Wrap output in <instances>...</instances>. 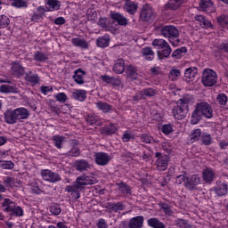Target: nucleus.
I'll use <instances>...</instances> for the list:
<instances>
[{"mask_svg": "<svg viewBox=\"0 0 228 228\" xmlns=\"http://www.w3.org/2000/svg\"><path fill=\"white\" fill-rule=\"evenodd\" d=\"M98 228H108V224H106V220L104 219H99L97 223Z\"/></svg>", "mask_w": 228, "mask_h": 228, "instance_id": "obj_64", "label": "nucleus"}, {"mask_svg": "<svg viewBox=\"0 0 228 228\" xmlns=\"http://www.w3.org/2000/svg\"><path fill=\"white\" fill-rule=\"evenodd\" d=\"M108 208L115 213H118V211H124V204L122 202L109 203Z\"/></svg>", "mask_w": 228, "mask_h": 228, "instance_id": "obj_40", "label": "nucleus"}, {"mask_svg": "<svg viewBox=\"0 0 228 228\" xmlns=\"http://www.w3.org/2000/svg\"><path fill=\"white\" fill-rule=\"evenodd\" d=\"M125 10L130 15H134L138 10V4L131 0H126Z\"/></svg>", "mask_w": 228, "mask_h": 228, "instance_id": "obj_18", "label": "nucleus"}, {"mask_svg": "<svg viewBox=\"0 0 228 228\" xmlns=\"http://www.w3.org/2000/svg\"><path fill=\"white\" fill-rule=\"evenodd\" d=\"M25 79L28 83H38V75H34V76L26 75Z\"/></svg>", "mask_w": 228, "mask_h": 228, "instance_id": "obj_59", "label": "nucleus"}, {"mask_svg": "<svg viewBox=\"0 0 228 228\" xmlns=\"http://www.w3.org/2000/svg\"><path fill=\"white\" fill-rule=\"evenodd\" d=\"M55 99L59 102H65V101H67V94H65V93H60L55 96Z\"/></svg>", "mask_w": 228, "mask_h": 228, "instance_id": "obj_61", "label": "nucleus"}, {"mask_svg": "<svg viewBox=\"0 0 228 228\" xmlns=\"http://www.w3.org/2000/svg\"><path fill=\"white\" fill-rule=\"evenodd\" d=\"M0 92H2V94H15L17 93V87L10 85H2L0 86Z\"/></svg>", "mask_w": 228, "mask_h": 228, "instance_id": "obj_37", "label": "nucleus"}, {"mask_svg": "<svg viewBox=\"0 0 228 228\" xmlns=\"http://www.w3.org/2000/svg\"><path fill=\"white\" fill-rule=\"evenodd\" d=\"M79 154H81V151L77 147H74L67 152V156H71L72 158H77Z\"/></svg>", "mask_w": 228, "mask_h": 228, "instance_id": "obj_54", "label": "nucleus"}, {"mask_svg": "<svg viewBox=\"0 0 228 228\" xmlns=\"http://www.w3.org/2000/svg\"><path fill=\"white\" fill-rule=\"evenodd\" d=\"M202 117L205 118H213V108L208 102H198L196 103Z\"/></svg>", "mask_w": 228, "mask_h": 228, "instance_id": "obj_8", "label": "nucleus"}, {"mask_svg": "<svg viewBox=\"0 0 228 228\" xmlns=\"http://www.w3.org/2000/svg\"><path fill=\"white\" fill-rule=\"evenodd\" d=\"M200 141L203 145H211L213 143V137L209 134L203 133L201 134Z\"/></svg>", "mask_w": 228, "mask_h": 228, "instance_id": "obj_42", "label": "nucleus"}, {"mask_svg": "<svg viewBox=\"0 0 228 228\" xmlns=\"http://www.w3.org/2000/svg\"><path fill=\"white\" fill-rule=\"evenodd\" d=\"M160 208L166 215H169V216L172 215V208H170V206H168V204L162 203L160 204Z\"/></svg>", "mask_w": 228, "mask_h": 228, "instance_id": "obj_58", "label": "nucleus"}, {"mask_svg": "<svg viewBox=\"0 0 228 228\" xmlns=\"http://www.w3.org/2000/svg\"><path fill=\"white\" fill-rule=\"evenodd\" d=\"M73 97L77 101L83 102L86 99V91L85 90H77L73 93Z\"/></svg>", "mask_w": 228, "mask_h": 228, "instance_id": "obj_41", "label": "nucleus"}, {"mask_svg": "<svg viewBox=\"0 0 228 228\" xmlns=\"http://www.w3.org/2000/svg\"><path fill=\"white\" fill-rule=\"evenodd\" d=\"M202 136V131L200 128H197L192 131V133L190 134V140L191 143H194V142H199Z\"/></svg>", "mask_w": 228, "mask_h": 228, "instance_id": "obj_34", "label": "nucleus"}, {"mask_svg": "<svg viewBox=\"0 0 228 228\" xmlns=\"http://www.w3.org/2000/svg\"><path fill=\"white\" fill-rule=\"evenodd\" d=\"M152 45H154L155 47H159V50H161L164 47H167V45H168V43L164 39H155L152 42Z\"/></svg>", "mask_w": 228, "mask_h": 228, "instance_id": "obj_45", "label": "nucleus"}, {"mask_svg": "<svg viewBox=\"0 0 228 228\" xmlns=\"http://www.w3.org/2000/svg\"><path fill=\"white\" fill-rule=\"evenodd\" d=\"M117 186H118V190L120 191V193H122L123 195H129L131 194V187H129V185H127V183L121 182L119 183H116Z\"/></svg>", "mask_w": 228, "mask_h": 228, "instance_id": "obj_35", "label": "nucleus"}, {"mask_svg": "<svg viewBox=\"0 0 228 228\" xmlns=\"http://www.w3.org/2000/svg\"><path fill=\"white\" fill-rule=\"evenodd\" d=\"M98 47H108L110 45V39L99 37L96 41Z\"/></svg>", "mask_w": 228, "mask_h": 228, "instance_id": "obj_47", "label": "nucleus"}, {"mask_svg": "<svg viewBox=\"0 0 228 228\" xmlns=\"http://www.w3.org/2000/svg\"><path fill=\"white\" fill-rule=\"evenodd\" d=\"M10 26V19L6 15L0 16V37L4 33V29Z\"/></svg>", "mask_w": 228, "mask_h": 228, "instance_id": "obj_31", "label": "nucleus"}, {"mask_svg": "<svg viewBox=\"0 0 228 228\" xmlns=\"http://www.w3.org/2000/svg\"><path fill=\"white\" fill-rule=\"evenodd\" d=\"M188 113V101L186 99H180L177 106L173 109V115L176 120H183Z\"/></svg>", "mask_w": 228, "mask_h": 228, "instance_id": "obj_2", "label": "nucleus"}, {"mask_svg": "<svg viewBox=\"0 0 228 228\" xmlns=\"http://www.w3.org/2000/svg\"><path fill=\"white\" fill-rule=\"evenodd\" d=\"M82 188H76V183H73V185L71 186L68 185L65 189V191H68V193H71L74 200H77V199L81 197V194L79 192L82 191Z\"/></svg>", "mask_w": 228, "mask_h": 228, "instance_id": "obj_17", "label": "nucleus"}, {"mask_svg": "<svg viewBox=\"0 0 228 228\" xmlns=\"http://www.w3.org/2000/svg\"><path fill=\"white\" fill-rule=\"evenodd\" d=\"M101 79L103 81V83H107V85H112V86H120L122 83L120 79L110 77L108 75L101 76Z\"/></svg>", "mask_w": 228, "mask_h": 228, "instance_id": "obj_19", "label": "nucleus"}, {"mask_svg": "<svg viewBox=\"0 0 228 228\" xmlns=\"http://www.w3.org/2000/svg\"><path fill=\"white\" fill-rule=\"evenodd\" d=\"M200 183V177H199L197 175H194L186 178L185 188H188V190H194L195 186L199 185Z\"/></svg>", "mask_w": 228, "mask_h": 228, "instance_id": "obj_14", "label": "nucleus"}, {"mask_svg": "<svg viewBox=\"0 0 228 228\" xmlns=\"http://www.w3.org/2000/svg\"><path fill=\"white\" fill-rule=\"evenodd\" d=\"M0 163H2L1 167L4 170H12L15 167V164H13V162H12V161H1L0 160Z\"/></svg>", "mask_w": 228, "mask_h": 228, "instance_id": "obj_52", "label": "nucleus"}, {"mask_svg": "<svg viewBox=\"0 0 228 228\" xmlns=\"http://www.w3.org/2000/svg\"><path fill=\"white\" fill-rule=\"evenodd\" d=\"M126 74L128 77H131L134 81L138 79V73L136 72V68L133 65L126 67Z\"/></svg>", "mask_w": 228, "mask_h": 228, "instance_id": "obj_36", "label": "nucleus"}, {"mask_svg": "<svg viewBox=\"0 0 228 228\" xmlns=\"http://www.w3.org/2000/svg\"><path fill=\"white\" fill-rule=\"evenodd\" d=\"M160 50L161 51L157 52L159 60H163V58H168V56L172 54V48L170 47V45H167L164 48H160ZM161 56H163V58Z\"/></svg>", "mask_w": 228, "mask_h": 228, "instance_id": "obj_29", "label": "nucleus"}, {"mask_svg": "<svg viewBox=\"0 0 228 228\" xmlns=\"http://www.w3.org/2000/svg\"><path fill=\"white\" fill-rule=\"evenodd\" d=\"M187 52L188 50L186 49V47L176 49L175 51L173 52L172 58H175L176 60H179L183 57V54L186 53Z\"/></svg>", "mask_w": 228, "mask_h": 228, "instance_id": "obj_43", "label": "nucleus"}, {"mask_svg": "<svg viewBox=\"0 0 228 228\" xmlns=\"http://www.w3.org/2000/svg\"><path fill=\"white\" fill-rule=\"evenodd\" d=\"M200 8L207 13H213L216 12V8H215V4L211 0H200Z\"/></svg>", "mask_w": 228, "mask_h": 228, "instance_id": "obj_12", "label": "nucleus"}, {"mask_svg": "<svg viewBox=\"0 0 228 228\" xmlns=\"http://www.w3.org/2000/svg\"><path fill=\"white\" fill-rule=\"evenodd\" d=\"M75 168L78 172H85L90 168V163L85 159H79L75 162Z\"/></svg>", "mask_w": 228, "mask_h": 228, "instance_id": "obj_22", "label": "nucleus"}, {"mask_svg": "<svg viewBox=\"0 0 228 228\" xmlns=\"http://www.w3.org/2000/svg\"><path fill=\"white\" fill-rule=\"evenodd\" d=\"M117 132V127L114 125H109L103 128V133L106 134H113Z\"/></svg>", "mask_w": 228, "mask_h": 228, "instance_id": "obj_55", "label": "nucleus"}, {"mask_svg": "<svg viewBox=\"0 0 228 228\" xmlns=\"http://www.w3.org/2000/svg\"><path fill=\"white\" fill-rule=\"evenodd\" d=\"M110 19H112L114 22H117L118 26H123L124 28L129 24V20H127V18H126L124 15L120 14V12H110Z\"/></svg>", "mask_w": 228, "mask_h": 228, "instance_id": "obj_11", "label": "nucleus"}, {"mask_svg": "<svg viewBox=\"0 0 228 228\" xmlns=\"http://www.w3.org/2000/svg\"><path fill=\"white\" fill-rule=\"evenodd\" d=\"M186 176L184 175H180L176 177V183L177 184H184L186 186Z\"/></svg>", "mask_w": 228, "mask_h": 228, "instance_id": "obj_63", "label": "nucleus"}, {"mask_svg": "<svg viewBox=\"0 0 228 228\" xmlns=\"http://www.w3.org/2000/svg\"><path fill=\"white\" fill-rule=\"evenodd\" d=\"M50 212L52 213V215L58 216V215L61 213V208H60V205L58 204H53L50 206Z\"/></svg>", "mask_w": 228, "mask_h": 228, "instance_id": "obj_48", "label": "nucleus"}, {"mask_svg": "<svg viewBox=\"0 0 228 228\" xmlns=\"http://www.w3.org/2000/svg\"><path fill=\"white\" fill-rule=\"evenodd\" d=\"M215 179V172H213V169L211 168H207L203 171V180L209 184L213 183Z\"/></svg>", "mask_w": 228, "mask_h": 228, "instance_id": "obj_28", "label": "nucleus"}, {"mask_svg": "<svg viewBox=\"0 0 228 228\" xmlns=\"http://www.w3.org/2000/svg\"><path fill=\"white\" fill-rule=\"evenodd\" d=\"M86 119L87 124H90V126H94V124L95 126H101V123L95 119V116L94 115H87Z\"/></svg>", "mask_w": 228, "mask_h": 228, "instance_id": "obj_51", "label": "nucleus"}, {"mask_svg": "<svg viewBox=\"0 0 228 228\" xmlns=\"http://www.w3.org/2000/svg\"><path fill=\"white\" fill-rule=\"evenodd\" d=\"M184 4V0H169L166 4V8L168 10H179L180 6Z\"/></svg>", "mask_w": 228, "mask_h": 228, "instance_id": "obj_25", "label": "nucleus"}, {"mask_svg": "<svg viewBox=\"0 0 228 228\" xmlns=\"http://www.w3.org/2000/svg\"><path fill=\"white\" fill-rule=\"evenodd\" d=\"M142 54L145 56L148 61H152L154 60V51L151 47H145L142 49Z\"/></svg>", "mask_w": 228, "mask_h": 228, "instance_id": "obj_39", "label": "nucleus"}, {"mask_svg": "<svg viewBox=\"0 0 228 228\" xmlns=\"http://www.w3.org/2000/svg\"><path fill=\"white\" fill-rule=\"evenodd\" d=\"M96 106H97V108H99V110H102V111H103V113H108L111 110V105H110L104 102H97Z\"/></svg>", "mask_w": 228, "mask_h": 228, "instance_id": "obj_44", "label": "nucleus"}, {"mask_svg": "<svg viewBox=\"0 0 228 228\" xmlns=\"http://www.w3.org/2000/svg\"><path fill=\"white\" fill-rule=\"evenodd\" d=\"M139 19L142 22H151L156 19V12H154V10L151 5L145 4L141 10Z\"/></svg>", "mask_w": 228, "mask_h": 228, "instance_id": "obj_4", "label": "nucleus"}, {"mask_svg": "<svg viewBox=\"0 0 228 228\" xmlns=\"http://www.w3.org/2000/svg\"><path fill=\"white\" fill-rule=\"evenodd\" d=\"M155 156L159 158L156 161L157 170L159 172H165L168 168V161H170V157L168 155H161V152H156Z\"/></svg>", "mask_w": 228, "mask_h": 228, "instance_id": "obj_6", "label": "nucleus"}, {"mask_svg": "<svg viewBox=\"0 0 228 228\" xmlns=\"http://www.w3.org/2000/svg\"><path fill=\"white\" fill-rule=\"evenodd\" d=\"M94 158L96 165H100V167H105L111 161V157L105 152H96Z\"/></svg>", "mask_w": 228, "mask_h": 228, "instance_id": "obj_10", "label": "nucleus"}, {"mask_svg": "<svg viewBox=\"0 0 228 228\" xmlns=\"http://www.w3.org/2000/svg\"><path fill=\"white\" fill-rule=\"evenodd\" d=\"M48 5V12H56L61 7V2L60 0H46Z\"/></svg>", "mask_w": 228, "mask_h": 228, "instance_id": "obj_23", "label": "nucleus"}, {"mask_svg": "<svg viewBox=\"0 0 228 228\" xmlns=\"http://www.w3.org/2000/svg\"><path fill=\"white\" fill-rule=\"evenodd\" d=\"M129 228H142L143 227V216H138L130 219L128 224Z\"/></svg>", "mask_w": 228, "mask_h": 228, "instance_id": "obj_20", "label": "nucleus"}, {"mask_svg": "<svg viewBox=\"0 0 228 228\" xmlns=\"http://www.w3.org/2000/svg\"><path fill=\"white\" fill-rule=\"evenodd\" d=\"M96 183L97 179L95 177L82 175L78 176L74 183L75 188H81L82 190H85V186L96 184Z\"/></svg>", "mask_w": 228, "mask_h": 228, "instance_id": "obj_5", "label": "nucleus"}, {"mask_svg": "<svg viewBox=\"0 0 228 228\" xmlns=\"http://www.w3.org/2000/svg\"><path fill=\"white\" fill-rule=\"evenodd\" d=\"M83 76H86V71L81 69H77L73 75V79L75 83H77V85H84L85 79H83Z\"/></svg>", "mask_w": 228, "mask_h": 228, "instance_id": "obj_21", "label": "nucleus"}, {"mask_svg": "<svg viewBox=\"0 0 228 228\" xmlns=\"http://www.w3.org/2000/svg\"><path fill=\"white\" fill-rule=\"evenodd\" d=\"M197 74H199L197 67H191L185 69L184 77H186V79H195Z\"/></svg>", "mask_w": 228, "mask_h": 228, "instance_id": "obj_27", "label": "nucleus"}, {"mask_svg": "<svg viewBox=\"0 0 228 228\" xmlns=\"http://www.w3.org/2000/svg\"><path fill=\"white\" fill-rule=\"evenodd\" d=\"M202 120V113L200 112V109H199V106L195 105L194 110L192 111L191 117V124L192 126H195L199 124Z\"/></svg>", "mask_w": 228, "mask_h": 228, "instance_id": "obj_16", "label": "nucleus"}, {"mask_svg": "<svg viewBox=\"0 0 228 228\" xmlns=\"http://www.w3.org/2000/svg\"><path fill=\"white\" fill-rule=\"evenodd\" d=\"M54 144L57 147V149H61V143H63V137L55 135L53 136Z\"/></svg>", "mask_w": 228, "mask_h": 228, "instance_id": "obj_57", "label": "nucleus"}, {"mask_svg": "<svg viewBox=\"0 0 228 228\" xmlns=\"http://www.w3.org/2000/svg\"><path fill=\"white\" fill-rule=\"evenodd\" d=\"M217 22L219 25L222 26V28H227L228 29V16L225 14H223L219 17H217Z\"/></svg>", "mask_w": 228, "mask_h": 228, "instance_id": "obj_46", "label": "nucleus"}, {"mask_svg": "<svg viewBox=\"0 0 228 228\" xmlns=\"http://www.w3.org/2000/svg\"><path fill=\"white\" fill-rule=\"evenodd\" d=\"M71 43L75 47H81L82 49H88V43L85 39L75 37L71 40Z\"/></svg>", "mask_w": 228, "mask_h": 228, "instance_id": "obj_32", "label": "nucleus"}, {"mask_svg": "<svg viewBox=\"0 0 228 228\" xmlns=\"http://www.w3.org/2000/svg\"><path fill=\"white\" fill-rule=\"evenodd\" d=\"M160 50L161 51L157 52L159 60H163V58H168V56L172 54V48L170 47V45H167L164 48H160ZM161 56H163V58Z\"/></svg>", "mask_w": 228, "mask_h": 228, "instance_id": "obj_30", "label": "nucleus"}, {"mask_svg": "<svg viewBox=\"0 0 228 228\" xmlns=\"http://www.w3.org/2000/svg\"><path fill=\"white\" fill-rule=\"evenodd\" d=\"M148 225L152 228H167L165 224L160 222L158 218L153 217L148 220Z\"/></svg>", "mask_w": 228, "mask_h": 228, "instance_id": "obj_33", "label": "nucleus"}, {"mask_svg": "<svg viewBox=\"0 0 228 228\" xmlns=\"http://www.w3.org/2000/svg\"><path fill=\"white\" fill-rule=\"evenodd\" d=\"M4 211L6 213H11V216H22L24 215V210L20 207H15V203L10 199H4L2 204Z\"/></svg>", "mask_w": 228, "mask_h": 228, "instance_id": "obj_1", "label": "nucleus"}, {"mask_svg": "<svg viewBox=\"0 0 228 228\" xmlns=\"http://www.w3.org/2000/svg\"><path fill=\"white\" fill-rule=\"evenodd\" d=\"M217 79L218 76L216 72L213 71V69H207L203 71L201 83L203 86H215Z\"/></svg>", "mask_w": 228, "mask_h": 228, "instance_id": "obj_3", "label": "nucleus"}, {"mask_svg": "<svg viewBox=\"0 0 228 228\" xmlns=\"http://www.w3.org/2000/svg\"><path fill=\"white\" fill-rule=\"evenodd\" d=\"M217 102L221 104L222 106H225L227 104V95L224 94H220L216 98Z\"/></svg>", "mask_w": 228, "mask_h": 228, "instance_id": "obj_56", "label": "nucleus"}, {"mask_svg": "<svg viewBox=\"0 0 228 228\" xmlns=\"http://www.w3.org/2000/svg\"><path fill=\"white\" fill-rule=\"evenodd\" d=\"M15 111L18 120H26L29 118V110L26 108H18L15 109Z\"/></svg>", "mask_w": 228, "mask_h": 228, "instance_id": "obj_24", "label": "nucleus"}, {"mask_svg": "<svg viewBox=\"0 0 228 228\" xmlns=\"http://www.w3.org/2000/svg\"><path fill=\"white\" fill-rule=\"evenodd\" d=\"M41 175L44 181H47L48 183H58L61 181L60 174L54 173L49 169H43L41 171Z\"/></svg>", "mask_w": 228, "mask_h": 228, "instance_id": "obj_7", "label": "nucleus"}, {"mask_svg": "<svg viewBox=\"0 0 228 228\" xmlns=\"http://www.w3.org/2000/svg\"><path fill=\"white\" fill-rule=\"evenodd\" d=\"M34 59L37 60V61H45L46 60H48V57L47 55H45V53L42 52H37L34 55Z\"/></svg>", "mask_w": 228, "mask_h": 228, "instance_id": "obj_53", "label": "nucleus"}, {"mask_svg": "<svg viewBox=\"0 0 228 228\" xmlns=\"http://www.w3.org/2000/svg\"><path fill=\"white\" fill-rule=\"evenodd\" d=\"M11 65L12 76H15L16 77H20V76H24V67H22V64H20V62L12 61Z\"/></svg>", "mask_w": 228, "mask_h": 228, "instance_id": "obj_13", "label": "nucleus"}, {"mask_svg": "<svg viewBox=\"0 0 228 228\" xmlns=\"http://www.w3.org/2000/svg\"><path fill=\"white\" fill-rule=\"evenodd\" d=\"M141 95H145V97H154V95H156V91L152 88H146L141 91Z\"/></svg>", "mask_w": 228, "mask_h": 228, "instance_id": "obj_49", "label": "nucleus"}, {"mask_svg": "<svg viewBox=\"0 0 228 228\" xmlns=\"http://www.w3.org/2000/svg\"><path fill=\"white\" fill-rule=\"evenodd\" d=\"M161 35L167 38H177L179 37V30L175 26H165L161 29Z\"/></svg>", "mask_w": 228, "mask_h": 228, "instance_id": "obj_9", "label": "nucleus"}, {"mask_svg": "<svg viewBox=\"0 0 228 228\" xmlns=\"http://www.w3.org/2000/svg\"><path fill=\"white\" fill-rule=\"evenodd\" d=\"M215 191L219 197H224V195H227V191H228L227 183H223L218 187H216Z\"/></svg>", "mask_w": 228, "mask_h": 228, "instance_id": "obj_38", "label": "nucleus"}, {"mask_svg": "<svg viewBox=\"0 0 228 228\" xmlns=\"http://www.w3.org/2000/svg\"><path fill=\"white\" fill-rule=\"evenodd\" d=\"M12 6H15L16 8H26L28 4L23 0H12Z\"/></svg>", "mask_w": 228, "mask_h": 228, "instance_id": "obj_50", "label": "nucleus"}, {"mask_svg": "<svg viewBox=\"0 0 228 228\" xmlns=\"http://www.w3.org/2000/svg\"><path fill=\"white\" fill-rule=\"evenodd\" d=\"M98 25H100L101 28H103L104 29H108V20L106 18H100Z\"/></svg>", "mask_w": 228, "mask_h": 228, "instance_id": "obj_62", "label": "nucleus"}, {"mask_svg": "<svg viewBox=\"0 0 228 228\" xmlns=\"http://www.w3.org/2000/svg\"><path fill=\"white\" fill-rule=\"evenodd\" d=\"M4 120L6 124H17V120L19 119L15 110H7L4 112Z\"/></svg>", "mask_w": 228, "mask_h": 228, "instance_id": "obj_15", "label": "nucleus"}, {"mask_svg": "<svg viewBox=\"0 0 228 228\" xmlns=\"http://www.w3.org/2000/svg\"><path fill=\"white\" fill-rule=\"evenodd\" d=\"M113 70L116 74H123L126 70V65L124 62V59H118L113 67Z\"/></svg>", "mask_w": 228, "mask_h": 228, "instance_id": "obj_26", "label": "nucleus"}, {"mask_svg": "<svg viewBox=\"0 0 228 228\" xmlns=\"http://www.w3.org/2000/svg\"><path fill=\"white\" fill-rule=\"evenodd\" d=\"M161 131L164 134H170L174 130L172 129V125H164L162 126Z\"/></svg>", "mask_w": 228, "mask_h": 228, "instance_id": "obj_60", "label": "nucleus"}]
</instances>
